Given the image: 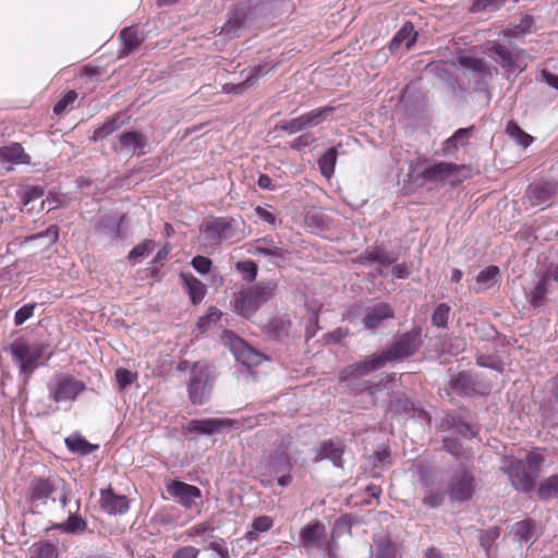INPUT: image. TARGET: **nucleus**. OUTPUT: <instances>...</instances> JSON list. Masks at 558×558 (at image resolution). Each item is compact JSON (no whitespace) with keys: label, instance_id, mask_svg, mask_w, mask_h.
Instances as JSON below:
<instances>
[{"label":"nucleus","instance_id":"40","mask_svg":"<svg viewBox=\"0 0 558 558\" xmlns=\"http://www.w3.org/2000/svg\"><path fill=\"white\" fill-rule=\"evenodd\" d=\"M537 496L543 500L558 498V475H551L541 482Z\"/></svg>","mask_w":558,"mask_h":558},{"label":"nucleus","instance_id":"2","mask_svg":"<svg viewBox=\"0 0 558 558\" xmlns=\"http://www.w3.org/2000/svg\"><path fill=\"white\" fill-rule=\"evenodd\" d=\"M50 344L45 342H28L25 339L14 340L9 351L12 360L19 368V374L23 376L24 383H27L34 372L44 365L41 359L46 361L52 356V351L49 350Z\"/></svg>","mask_w":558,"mask_h":558},{"label":"nucleus","instance_id":"64","mask_svg":"<svg viewBox=\"0 0 558 558\" xmlns=\"http://www.w3.org/2000/svg\"><path fill=\"white\" fill-rule=\"evenodd\" d=\"M201 550L192 545L178 548L172 558H198Z\"/></svg>","mask_w":558,"mask_h":558},{"label":"nucleus","instance_id":"16","mask_svg":"<svg viewBox=\"0 0 558 558\" xmlns=\"http://www.w3.org/2000/svg\"><path fill=\"white\" fill-rule=\"evenodd\" d=\"M252 253L255 255H263L271 259L275 265L279 260H284L289 255V251L278 246L270 238H260L255 241Z\"/></svg>","mask_w":558,"mask_h":558},{"label":"nucleus","instance_id":"31","mask_svg":"<svg viewBox=\"0 0 558 558\" xmlns=\"http://www.w3.org/2000/svg\"><path fill=\"white\" fill-rule=\"evenodd\" d=\"M499 279V268L497 266H488L476 276L474 290L476 293L483 292L495 286Z\"/></svg>","mask_w":558,"mask_h":558},{"label":"nucleus","instance_id":"28","mask_svg":"<svg viewBox=\"0 0 558 558\" xmlns=\"http://www.w3.org/2000/svg\"><path fill=\"white\" fill-rule=\"evenodd\" d=\"M0 161L14 165H27L31 162V157L24 151L21 144L12 143L0 147Z\"/></svg>","mask_w":558,"mask_h":558},{"label":"nucleus","instance_id":"42","mask_svg":"<svg viewBox=\"0 0 558 558\" xmlns=\"http://www.w3.org/2000/svg\"><path fill=\"white\" fill-rule=\"evenodd\" d=\"M365 259L380 265H391L396 262L397 257L392 253L386 252L383 248L374 247L366 251Z\"/></svg>","mask_w":558,"mask_h":558},{"label":"nucleus","instance_id":"51","mask_svg":"<svg viewBox=\"0 0 558 558\" xmlns=\"http://www.w3.org/2000/svg\"><path fill=\"white\" fill-rule=\"evenodd\" d=\"M87 523L80 515H70L68 520L60 525V529L66 533L75 534L85 531Z\"/></svg>","mask_w":558,"mask_h":558},{"label":"nucleus","instance_id":"57","mask_svg":"<svg viewBox=\"0 0 558 558\" xmlns=\"http://www.w3.org/2000/svg\"><path fill=\"white\" fill-rule=\"evenodd\" d=\"M136 374L126 368H118L116 371V379L121 390L132 385L136 380Z\"/></svg>","mask_w":558,"mask_h":558},{"label":"nucleus","instance_id":"8","mask_svg":"<svg viewBox=\"0 0 558 558\" xmlns=\"http://www.w3.org/2000/svg\"><path fill=\"white\" fill-rule=\"evenodd\" d=\"M211 381L208 367L205 364L194 363L191 368V379L187 384L190 401L193 404H204L209 399Z\"/></svg>","mask_w":558,"mask_h":558},{"label":"nucleus","instance_id":"35","mask_svg":"<svg viewBox=\"0 0 558 558\" xmlns=\"http://www.w3.org/2000/svg\"><path fill=\"white\" fill-rule=\"evenodd\" d=\"M120 39L123 44V50L126 53L136 50L143 41V37L138 33L137 28L133 26L122 29L120 33Z\"/></svg>","mask_w":558,"mask_h":558},{"label":"nucleus","instance_id":"32","mask_svg":"<svg viewBox=\"0 0 558 558\" xmlns=\"http://www.w3.org/2000/svg\"><path fill=\"white\" fill-rule=\"evenodd\" d=\"M549 283L550 279L543 272L538 281L527 293V301L532 306L537 307L543 305L548 293Z\"/></svg>","mask_w":558,"mask_h":558},{"label":"nucleus","instance_id":"53","mask_svg":"<svg viewBox=\"0 0 558 558\" xmlns=\"http://www.w3.org/2000/svg\"><path fill=\"white\" fill-rule=\"evenodd\" d=\"M236 269L242 274L243 279L252 282L257 276V265L252 260L238 262Z\"/></svg>","mask_w":558,"mask_h":558},{"label":"nucleus","instance_id":"48","mask_svg":"<svg viewBox=\"0 0 558 558\" xmlns=\"http://www.w3.org/2000/svg\"><path fill=\"white\" fill-rule=\"evenodd\" d=\"M533 530L534 525L531 520L517 522L512 526L513 535L519 542H527L533 535Z\"/></svg>","mask_w":558,"mask_h":558},{"label":"nucleus","instance_id":"11","mask_svg":"<svg viewBox=\"0 0 558 558\" xmlns=\"http://www.w3.org/2000/svg\"><path fill=\"white\" fill-rule=\"evenodd\" d=\"M233 220L228 218H213L201 225V232L208 244H218L234 236Z\"/></svg>","mask_w":558,"mask_h":558},{"label":"nucleus","instance_id":"41","mask_svg":"<svg viewBox=\"0 0 558 558\" xmlns=\"http://www.w3.org/2000/svg\"><path fill=\"white\" fill-rule=\"evenodd\" d=\"M65 445L70 451L83 456L92 453L97 448V446L89 444L86 439L80 436L68 437L65 439Z\"/></svg>","mask_w":558,"mask_h":558},{"label":"nucleus","instance_id":"58","mask_svg":"<svg viewBox=\"0 0 558 558\" xmlns=\"http://www.w3.org/2000/svg\"><path fill=\"white\" fill-rule=\"evenodd\" d=\"M254 86V84L251 82V80L245 76V78L238 83H227L222 86V90L226 94H233V95H242L247 88Z\"/></svg>","mask_w":558,"mask_h":558},{"label":"nucleus","instance_id":"1","mask_svg":"<svg viewBox=\"0 0 558 558\" xmlns=\"http://www.w3.org/2000/svg\"><path fill=\"white\" fill-rule=\"evenodd\" d=\"M543 463L544 457L539 452L530 451L525 459L505 457L500 471L508 476L514 489L529 493L535 487Z\"/></svg>","mask_w":558,"mask_h":558},{"label":"nucleus","instance_id":"12","mask_svg":"<svg viewBox=\"0 0 558 558\" xmlns=\"http://www.w3.org/2000/svg\"><path fill=\"white\" fill-rule=\"evenodd\" d=\"M167 492L186 510L192 509L196 505V500L202 498V490L197 486L180 480H174L168 484Z\"/></svg>","mask_w":558,"mask_h":558},{"label":"nucleus","instance_id":"45","mask_svg":"<svg viewBox=\"0 0 558 558\" xmlns=\"http://www.w3.org/2000/svg\"><path fill=\"white\" fill-rule=\"evenodd\" d=\"M305 226L312 231V232H319L326 229V216L319 211H308L305 216Z\"/></svg>","mask_w":558,"mask_h":558},{"label":"nucleus","instance_id":"29","mask_svg":"<svg viewBox=\"0 0 558 558\" xmlns=\"http://www.w3.org/2000/svg\"><path fill=\"white\" fill-rule=\"evenodd\" d=\"M124 124H125V121L123 120V113L118 112V113L107 118V120L101 125H99L98 128L95 129V131L90 137V141L97 142L99 140H104V138L108 137L109 135H111L117 130H119L120 128H122Z\"/></svg>","mask_w":558,"mask_h":558},{"label":"nucleus","instance_id":"24","mask_svg":"<svg viewBox=\"0 0 558 558\" xmlns=\"http://www.w3.org/2000/svg\"><path fill=\"white\" fill-rule=\"evenodd\" d=\"M343 447L339 442H335L332 440L324 441L316 456V461L320 460H330L335 466L342 468L343 466Z\"/></svg>","mask_w":558,"mask_h":558},{"label":"nucleus","instance_id":"52","mask_svg":"<svg viewBox=\"0 0 558 558\" xmlns=\"http://www.w3.org/2000/svg\"><path fill=\"white\" fill-rule=\"evenodd\" d=\"M277 66L276 64H272L271 62L265 61L263 63H259L257 65H254L253 68L248 69V74L246 75L251 82L255 85L257 80L272 71Z\"/></svg>","mask_w":558,"mask_h":558},{"label":"nucleus","instance_id":"55","mask_svg":"<svg viewBox=\"0 0 558 558\" xmlns=\"http://www.w3.org/2000/svg\"><path fill=\"white\" fill-rule=\"evenodd\" d=\"M533 28V19L531 16H524L521 19L518 25L506 31L507 36H519L531 33Z\"/></svg>","mask_w":558,"mask_h":558},{"label":"nucleus","instance_id":"15","mask_svg":"<svg viewBox=\"0 0 558 558\" xmlns=\"http://www.w3.org/2000/svg\"><path fill=\"white\" fill-rule=\"evenodd\" d=\"M465 166H459L452 162H437L432 166L426 167L422 173L421 178L423 183H434L439 184L444 183L447 180L454 177V174L459 171L465 170Z\"/></svg>","mask_w":558,"mask_h":558},{"label":"nucleus","instance_id":"7","mask_svg":"<svg viewBox=\"0 0 558 558\" xmlns=\"http://www.w3.org/2000/svg\"><path fill=\"white\" fill-rule=\"evenodd\" d=\"M421 328L416 327L402 333L390 347L381 353L387 363L412 356L421 347Z\"/></svg>","mask_w":558,"mask_h":558},{"label":"nucleus","instance_id":"27","mask_svg":"<svg viewBox=\"0 0 558 558\" xmlns=\"http://www.w3.org/2000/svg\"><path fill=\"white\" fill-rule=\"evenodd\" d=\"M423 487H424V497L422 502L428 508H438L440 507L446 498L447 489L442 490L441 488H437L433 481L428 477H423Z\"/></svg>","mask_w":558,"mask_h":558},{"label":"nucleus","instance_id":"22","mask_svg":"<svg viewBox=\"0 0 558 558\" xmlns=\"http://www.w3.org/2000/svg\"><path fill=\"white\" fill-rule=\"evenodd\" d=\"M416 40V33L412 23H405L390 40L388 48L391 53L396 52L401 46L409 50Z\"/></svg>","mask_w":558,"mask_h":558},{"label":"nucleus","instance_id":"60","mask_svg":"<svg viewBox=\"0 0 558 558\" xmlns=\"http://www.w3.org/2000/svg\"><path fill=\"white\" fill-rule=\"evenodd\" d=\"M214 527L208 522L197 523L185 531L189 538L202 537L208 533H213Z\"/></svg>","mask_w":558,"mask_h":558},{"label":"nucleus","instance_id":"44","mask_svg":"<svg viewBox=\"0 0 558 558\" xmlns=\"http://www.w3.org/2000/svg\"><path fill=\"white\" fill-rule=\"evenodd\" d=\"M506 132L518 144L524 147L529 146L533 141V137L525 133L514 121H509L507 123Z\"/></svg>","mask_w":558,"mask_h":558},{"label":"nucleus","instance_id":"20","mask_svg":"<svg viewBox=\"0 0 558 558\" xmlns=\"http://www.w3.org/2000/svg\"><path fill=\"white\" fill-rule=\"evenodd\" d=\"M373 542V558H402L400 546L389 535H376Z\"/></svg>","mask_w":558,"mask_h":558},{"label":"nucleus","instance_id":"17","mask_svg":"<svg viewBox=\"0 0 558 558\" xmlns=\"http://www.w3.org/2000/svg\"><path fill=\"white\" fill-rule=\"evenodd\" d=\"M126 226L128 219L125 215L102 216L97 223V229L111 239H122L124 238Z\"/></svg>","mask_w":558,"mask_h":558},{"label":"nucleus","instance_id":"21","mask_svg":"<svg viewBox=\"0 0 558 558\" xmlns=\"http://www.w3.org/2000/svg\"><path fill=\"white\" fill-rule=\"evenodd\" d=\"M326 536V526L319 521L306 524L300 532V539L304 547L317 546Z\"/></svg>","mask_w":558,"mask_h":558},{"label":"nucleus","instance_id":"39","mask_svg":"<svg viewBox=\"0 0 558 558\" xmlns=\"http://www.w3.org/2000/svg\"><path fill=\"white\" fill-rule=\"evenodd\" d=\"M337 161V149L335 147L328 148L323 156L318 159V167L320 173L329 179L333 172Z\"/></svg>","mask_w":558,"mask_h":558},{"label":"nucleus","instance_id":"19","mask_svg":"<svg viewBox=\"0 0 558 558\" xmlns=\"http://www.w3.org/2000/svg\"><path fill=\"white\" fill-rule=\"evenodd\" d=\"M393 310L389 304L379 303L368 307L363 317V325L366 329L374 330L378 328L384 320L393 318Z\"/></svg>","mask_w":558,"mask_h":558},{"label":"nucleus","instance_id":"61","mask_svg":"<svg viewBox=\"0 0 558 558\" xmlns=\"http://www.w3.org/2000/svg\"><path fill=\"white\" fill-rule=\"evenodd\" d=\"M35 307V303L25 304L22 307H20L14 315V325H23L28 318H31L34 315Z\"/></svg>","mask_w":558,"mask_h":558},{"label":"nucleus","instance_id":"26","mask_svg":"<svg viewBox=\"0 0 558 558\" xmlns=\"http://www.w3.org/2000/svg\"><path fill=\"white\" fill-rule=\"evenodd\" d=\"M121 149L142 154L147 145V137L138 131H128L119 135Z\"/></svg>","mask_w":558,"mask_h":558},{"label":"nucleus","instance_id":"46","mask_svg":"<svg viewBox=\"0 0 558 558\" xmlns=\"http://www.w3.org/2000/svg\"><path fill=\"white\" fill-rule=\"evenodd\" d=\"M388 410L390 412L400 414V413H411L415 410L413 402L408 399L405 396H397L390 400Z\"/></svg>","mask_w":558,"mask_h":558},{"label":"nucleus","instance_id":"10","mask_svg":"<svg viewBox=\"0 0 558 558\" xmlns=\"http://www.w3.org/2000/svg\"><path fill=\"white\" fill-rule=\"evenodd\" d=\"M60 483V480L53 477L34 478L28 487V501L36 508L46 506L49 500L54 502L53 494L58 490Z\"/></svg>","mask_w":558,"mask_h":558},{"label":"nucleus","instance_id":"63","mask_svg":"<svg viewBox=\"0 0 558 558\" xmlns=\"http://www.w3.org/2000/svg\"><path fill=\"white\" fill-rule=\"evenodd\" d=\"M191 264L198 274L206 275L210 271L213 263L208 257L198 255L192 259Z\"/></svg>","mask_w":558,"mask_h":558},{"label":"nucleus","instance_id":"25","mask_svg":"<svg viewBox=\"0 0 558 558\" xmlns=\"http://www.w3.org/2000/svg\"><path fill=\"white\" fill-rule=\"evenodd\" d=\"M101 508L109 514H123L129 510L125 496H117L111 490L101 493Z\"/></svg>","mask_w":558,"mask_h":558},{"label":"nucleus","instance_id":"62","mask_svg":"<svg viewBox=\"0 0 558 558\" xmlns=\"http://www.w3.org/2000/svg\"><path fill=\"white\" fill-rule=\"evenodd\" d=\"M204 549L215 551L219 558H230L229 549L223 538L217 537L215 541L204 546Z\"/></svg>","mask_w":558,"mask_h":558},{"label":"nucleus","instance_id":"4","mask_svg":"<svg viewBox=\"0 0 558 558\" xmlns=\"http://www.w3.org/2000/svg\"><path fill=\"white\" fill-rule=\"evenodd\" d=\"M476 486L473 472L465 466L452 470L447 477V495L453 504H463L471 500Z\"/></svg>","mask_w":558,"mask_h":558},{"label":"nucleus","instance_id":"23","mask_svg":"<svg viewBox=\"0 0 558 558\" xmlns=\"http://www.w3.org/2000/svg\"><path fill=\"white\" fill-rule=\"evenodd\" d=\"M472 131L473 126L457 130L449 138L442 143V155L451 156L458 151L459 147L466 146Z\"/></svg>","mask_w":558,"mask_h":558},{"label":"nucleus","instance_id":"14","mask_svg":"<svg viewBox=\"0 0 558 558\" xmlns=\"http://www.w3.org/2000/svg\"><path fill=\"white\" fill-rule=\"evenodd\" d=\"M230 349L235 360L247 368L256 367L267 360L266 355L241 338L231 341Z\"/></svg>","mask_w":558,"mask_h":558},{"label":"nucleus","instance_id":"43","mask_svg":"<svg viewBox=\"0 0 558 558\" xmlns=\"http://www.w3.org/2000/svg\"><path fill=\"white\" fill-rule=\"evenodd\" d=\"M59 239V229L56 225H51L45 231L38 232L27 238L28 242L44 240V246H52Z\"/></svg>","mask_w":558,"mask_h":558},{"label":"nucleus","instance_id":"34","mask_svg":"<svg viewBox=\"0 0 558 558\" xmlns=\"http://www.w3.org/2000/svg\"><path fill=\"white\" fill-rule=\"evenodd\" d=\"M332 111V107L326 106L301 114L304 128L307 129L323 123Z\"/></svg>","mask_w":558,"mask_h":558},{"label":"nucleus","instance_id":"13","mask_svg":"<svg viewBox=\"0 0 558 558\" xmlns=\"http://www.w3.org/2000/svg\"><path fill=\"white\" fill-rule=\"evenodd\" d=\"M387 364V361L383 353L372 355L364 361L356 362L345 366L340 372V379L348 380L350 378H359L371 374L377 369L383 368Z\"/></svg>","mask_w":558,"mask_h":558},{"label":"nucleus","instance_id":"50","mask_svg":"<svg viewBox=\"0 0 558 558\" xmlns=\"http://www.w3.org/2000/svg\"><path fill=\"white\" fill-rule=\"evenodd\" d=\"M450 313V306L446 303H440L434 310L432 315V323L438 328H446L448 325V317Z\"/></svg>","mask_w":558,"mask_h":558},{"label":"nucleus","instance_id":"59","mask_svg":"<svg viewBox=\"0 0 558 558\" xmlns=\"http://www.w3.org/2000/svg\"><path fill=\"white\" fill-rule=\"evenodd\" d=\"M221 312L217 308H210V311L202 316L197 323V327L201 331H206L210 328L211 323H217L221 317Z\"/></svg>","mask_w":558,"mask_h":558},{"label":"nucleus","instance_id":"36","mask_svg":"<svg viewBox=\"0 0 558 558\" xmlns=\"http://www.w3.org/2000/svg\"><path fill=\"white\" fill-rule=\"evenodd\" d=\"M450 388L459 395H470L474 390V381L466 373H459L450 380Z\"/></svg>","mask_w":558,"mask_h":558},{"label":"nucleus","instance_id":"47","mask_svg":"<svg viewBox=\"0 0 558 558\" xmlns=\"http://www.w3.org/2000/svg\"><path fill=\"white\" fill-rule=\"evenodd\" d=\"M458 62L462 68L470 70L474 73H478V74L486 73V63L482 59L471 57V56H460L458 58Z\"/></svg>","mask_w":558,"mask_h":558},{"label":"nucleus","instance_id":"49","mask_svg":"<svg viewBox=\"0 0 558 558\" xmlns=\"http://www.w3.org/2000/svg\"><path fill=\"white\" fill-rule=\"evenodd\" d=\"M77 99V93L75 90H69L63 95L61 99L57 101L53 107V113L61 116L73 108L74 102Z\"/></svg>","mask_w":558,"mask_h":558},{"label":"nucleus","instance_id":"6","mask_svg":"<svg viewBox=\"0 0 558 558\" xmlns=\"http://www.w3.org/2000/svg\"><path fill=\"white\" fill-rule=\"evenodd\" d=\"M85 389V383L64 373L54 375L52 380L48 384L49 398L56 403H72Z\"/></svg>","mask_w":558,"mask_h":558},{"label":"nucleus","instance_id":"54","mask_svg":"<svg viewBox=\"0 0 558 558\" xmlns=\"http://www.w3.org/2000/svg\"><path fill=\"white\" fill-rule=\"evenodd\" d=\"M153 246H154V242L151 240H145L144 242L134 246L130 251V253L128 255V259L130 262H133V260H136L137 258L147 256L151 252Z\"/></svg>","mask_w":558,"mask_h":558},{"label":"nucleus","instance_id":"38","mask_svg":"<svg viewBox=\"0 0 558 558\" xmlns=\"http://www.w3.org/2000/svg\"><path fill=\"white\" fill-rule=\"evenodd\" d=\"M526 195L532 205L541 206L549 199V189L543 183H533L527 187Z\"/></svg>","mask_w":558,"mask_h":558},{"label":"nucleus","instance_id":"5","mask_svg":"<svg viewBox=\"0 0 558 558\" xmlns=\"http://www.w3.org/2000/svg\"><path fill=\"white\" fill-rule=\"evenodd\" d=\"M292 468L290 456L282 449H276L260 459L257 465L259 482L264 487H271L277 475Z\"/></svg>","mask_w":558,"mask_h":558},{"label":"nucleus","instance_id":"9","mask_svg":"<svg viewBox=\"0 0 558 558\" xmlns=\"http://www.w3.org/2000/svg\"><path fill=\"white\" fill-rule=\"evenodd\" d=\"M489 52L494 60L508 72H521L526 66L522 49L511 50L504 43L493 41Z\"/></svg>","mask_w":558,"mask_h":558},{"label":"nucleus","instance_id":"56","mask_svg":"<svg viewBox=\"0 0 558 558\" xmlns=\"http://www.w3.org/2000/svg\"><path fill=\"white\" fill-rule=\"evenodd\" d=\"M276 128L278 130L287 132L288 134H294L296 132L305 130L301 116L291 120L280 121Z\"/></svg>","mask_w":558,"mask_h":558},{"label":"nucleus","instance_id":"3","mask_svg":"<svg viewBox=\"0 0 558 558\" xmlns=\"http://www.w3.org/2000/svg\"><path fill=\"white\" fill-rule=\"evenodd\" d=\"M276 290L275 281L259 282L241 289L233 294L231 306L239 315L251 318L263 304L272 299Z\"/></svg>","mask_w":558,"mask_h":558},{"label":"nucleus","instance_id":"30","mask_svg":"<svg viewBox=\"0 0 558 558\" xmlns=\"http://www.w3.org/2000/svg\"><path fill=\"white\" fill-rule=\"evenodd\" d=\"M181 279L189 293L191 302L198 304L206 294V286L192 274H181Z\"/></svg>","mask_w":558,"mask_h":558},{"label":"nucleus","instance_id":"37","mask_svg":"<svg viewBox=\"0 0 558 558\" xmlns=\"http://www.w3.org/2000/svg\"><path fill=\"white\" fill-rule=\"evenodd\" d=\"M246 20V14L243 10H234L230 13V16L226 24L222 27V32H225L228 36H236L240 28L243 26Z\"/></svg>","mask_w":558,"mask_h":558},{"label":"nucleus","instance_id":"33","mask_svg":"<svg viewBox=\"0 0 558 558\" xmlns=\"http://www.w3.org/2000/svg\"><path fill=\"white\" fill-rule=\"evenodd\" d=\"M291 323L284 316L272 318L266 327L267 335L274 340H282L289 333Z\"/></svg>","mask_w":558,"mask_h":558},{"label":"nucleus","instance_id":"18","mask_svg":"<svg viewBox=\"0 0 558 558\" xmlns=\"http://www.w3.org/2000/svg\"><path fill=\"white\" fill-rule=\"evenodd\" d=\"M232 425V421L229 418H202L192 420L186 425L189 433H196L202 435H213L225 427Z\"/></svg>","mask_w":558,"mask_h":558}]
</instances>
